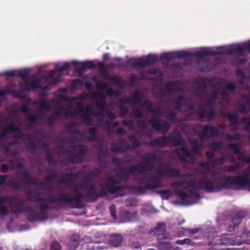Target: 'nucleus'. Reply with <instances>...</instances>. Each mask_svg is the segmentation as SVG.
I'll return each mask as SVG.
<instances>
[{"mask_svg": "<svg viewBox=\"0 0 250 250\" xmlns=\"http://www.w3.org/2000/svg\"><path fill=\"white\" fill-rule=\"evenodd\" d=\"M224 161V157L216 159L211 164V160L208 163L200 164L197 170L198 173L204 174L198 181L188 175L179 177L173 185V188L179 197L184 201L185 204L190 205L195 203L199 198L197 190L203 189L208 191L222 190L224 188L247 189L250 191V166L235 177L225 176L219 179L224 169L218 167Z\"/></svg>", "mask_w": 250, "mask_h": 250, "instance_id": "obj_1", "label": "nucleus"}, {"mask_svg": "<svg viewBox=\"0 0 250 250\" xmlns=\"http://www.w3.org/2000/svg\"><path fill=\"white\" fill-rule=\"evenodd\" d=\"M71 65L73 66L77 71H82L86 68H90L93 66L90 62H79L72 61L71 62L63 63H57L55 64L56 70H52L49 73L44 72L41 80H39L37 76L31 77L29 79H26V76L31 71L30 68H25L17 70L18 76H20L24 79V83L22 87L27 90H37L43 94L45 90L50 89L56 84L59 81L61 76V71L69 68Z\"/></svg>", "mask_w": 250, "mask_h": 250, "instance_id": "obj_2", "label": "nucleus"}, {"mask_svg": "<svg viewBox=\"0 0 250 250\" xmlns=\"http://www.w3.org/2000/svg\"><path fill=\"white\" fill-rule=\"evenodd\" d=\"M250 51V40L247 42L231 44L229 46L219 47L216 48L204 47L195 53L198 57H202L208 55L232 54L236 56L234 62L238 65H241L247 61V55Z\"/></svg>", "mask_w": 250, "mask_h": 250, "instance_id": "obj_3", "label": "nucleus"}, {"mask_svg": "<svg viewBox=\"0 0 250 250\" xmlns=\"http://www.w3.org/2000/svg\"><path fill=\"white\" fill-rule=\"evenodd\" d=\"M235 88L234 83L232 82H225L221 81L213 87V94L211 97V101L218 99L225 100L227 96Z\"/></svg>", "mask_w": 250, "mask_h": 250, "instance_id": "obj_4", "label": "nucleus"}, {"mask_svg": "<svg viewBox=\"0 0 250 250\" xmlns=\"http://www.w3.org/2000/svg\"><path fill=\"white\" fill-rule=\"evenodd\" d=\"M193 55L187 51H175L169 53H164L162 54L161 59L169 60L173 58H183L191 59Z\"/></svg>", "mask_w": 250, "mask_h": 250, "instance_id": "obj_5", "label": "nucleus"}, {"mask_svg": "<svg viewBox=\"0 0 250 250\" xmlns=\"http://www.w3.org/2000/svg\"><path fill=\"white\" fill-rule=\"evenodd\" d=\"M158 60L157 57L155 55L143 56L136 59L135 65L139 67H144L147 65L153 64Z\"/></svg>", "mask_w": 250, "mask_h": 250, "instance_id": "obj_6", "label": "nucleus"}, {"mask_svg": "<svg viewBox=\"0 0 250 250\" xmlns=\"http://www.w3.org/2000/svg\"><path fill=\"white\" fill-rule=\"evenodd\" d=\"M240 238L241 236H239L234 240L233 237L229 234H224L220 239L221 244L224 245H241L246 242V240L245 239L241 240Z\"/></svg>", "mask_w": 250, "mask_h": 250, "instance_id": "obj_7", "label": "nucleus"}, {"mask_svg": "<svg viewBox=\"0 0 250 250\" xmlns=\"http://www.w3.org/2000/svg\"><path fill=\"white\" fill-rule=\"evenodd\" d=\"M230 147V149L233 150L234 152L237 154V158L241 162L250 163V157L247 158L243 153L240 152L239 148L237 146L231 144Z\"/></svg>", "mask_w": 250, "mask_h": 250, "instance_id": "obj_8", "label": "nucleus"}, {"mask_svg": "<svg viewBox=\"0 0 250 250\" xmlns=\"http://www.w3.org/2000/svg\"><path fill=\"white\" fill-rule=\"evenodd\" d=\"M96 98L99 99L96 101V105L101 109H103L105 104V96L101 93H98L96 95Z\"/></svg>", "mask_w": 250, "mask_h": 250, "instance_id": "obj_9", "label": "nucleus"}, {"mask_svg": "<svg viewBox=\"0 0 250 250\" xmlns=\"http://www.w3.org/2000/svg\"><path fill=\"white\" fill-rule=\"evenodd\" d=\"M111 243L115 247L119 246L123 241L122 236L119 234H115L111 236Z\"/></svg>", "mask_w": 250, "mask_h": 250, "instance_id": "obj_10", "label": "nucleus"}, {"mask_svg": "<svg viewBox=\"0 0 250 250\" xmlns=\"http://www.w3.org/2000/svg\"><path fill=\"white\" fill-rule=\"evenodd\" d=\"M246 213L244 212H238L237 213L231 221L233 226H237L242 221V218L245 216Z\"/></svg>", "mask_w": 250, "mask_h": 250, "instance_id": "obj_11", "label": "nucleus"}, {"mask_svg": "<svg viewBox=\"0 0 250 250\" xmlns=\"http://www.w3.org/2000/svg\"><path fill=\"white\" fill-rule=\"evenodd\" d=\"M85 115H83V118L84 120L86 121L87 124H90L92 122V119L90 117L91 114V108L90 106H88L84 110Z\"/></svg>", "mask_w": 250, "mask_h": 250, "instance_id": "obj_12", "label": "nucleus"}, {"mask_svg": "<svg viewBox=\"0 0 250 250\" xmlns=\"http://www.w3.org/2000/svg\"><path fill=\"white\" fill-rule=\"evenodd\" d=\"M8 200L7 198H0V211L3 214L7 213V209L5 206V204H7Z\"/></svg>", "mask_w": 250, "mask_h": 250, "instance_id": "obj_13", "label": "nucleus"}, {"mask_svg": "<svg viewBox=\"0 0 250 250\" xmlns=\"http://www.w3.org/2000/svg\"><path fill=\"white\" fill-rule=\"evenodd\" d=\"M246 72H245V73ZM236 76L241 83H244L247 82L248 77L245 76L244 72L240 69H237L236 70Z\"/></svg>", "mask_w": 250, "mask_h": 250, "instance_id": "obj_14", "label": "nucleus"}, {"mask_svg": "<svg viewBox=\"0 0 250 250\" xmlns=\"http://www.w3.org/2000/svg\"><path fill=\"white\" fill-rule=\"evenodd\" d=\"M165 232V224L163 223H159L157 224L155 229V234L159 236V239H161V235Z\"/></svg>", "mask_w": 250, "mask_h": 250, "instance_id": "obj_15", "label": "nucleus"}, {"mask_svg": "<svg viewBox=\"0 0 250 250\" xmlns=\"http://www.w3.org/2000/svg\"><path fill=\"white\" fill-rule=\"evenodd\" d=\"M153 126L156 129L159 130L163 128L164 130L166 131L168 128L169 125L167 123H165L162 126V125L160 123L159 121H157L156 122L153 123Z\"/></svg>", "mask_w": 250, "mask_h": 250, "instance_id": "obj_16", "label": "nucleus"}, {"mask_svg": "<svg viewBox=\"0 0 250 250\" xmlns=\"http://www.w3.org/2000/svg\"><path fill=\"white\" fill-rule=\"evenodd\" d=\"M216 130V128L213 126H207L205 128V133L207 135H211L212 136L217 135Z\"/></svg>", "mask_w": 250, "mask_h": 250, "instance_id": "obj_17", "label": "nucleus"}, {"mask_svg": "<svg viewBox=\"0 0 250 250\" xmlns=\"http://www.w3.org/2000/svg\"><path fill=\"white\" fill-rule=\"evenodd\" d=\"M126 216L127 217V218L125 219L124 222L126 221H135L137 218V214L136 213H133L131 214L130 213L126 212Z\"/></svg>", "mask_w": 250, "mask_h": 250, "instance_id": "obj_18", "label": "nucleus"}, {"mask_svg": "<svg viewBox=\"0 0 250 250\" xmlns=\"http://www.w3.org/2000/svg\"><path fill=\"white\" fill-rule=\"evenodd\" d=\"M160 174L162 175V176H165L167 174L172 176H177L179 175V171L175 169L169 168L168 169L167 174H165L163 173V172H160Z\"/></svg>", "mask_w": 250, "mask_h": 250, "instance_id": "obj_19", "label": "nucleus"}, {"mask_svg": "<svg viewBox=\"0 0 250 250\" xmlns=\"http://www.w3.org/2000/svg\"><path fill=\"white\" fill-rule=\"evenodd\" d=\"M148 169L147 167H144L143 168H141L140 167H137L133 168L131 170V173H139L142 174L143 172Z\"/></svg>", "mask_w": 250, "mask_h": 250, "instance_id": "obj_20", "label": "nucleus"}, {"mask_svg": "<svg viewBox=\"0 0 250 250\" xmlns=\"http://www.w3.org/2000/svg\"><path fill=\"white\" fill-rule=\"evenodd\" d=\"M171 245L168 241L163 242L160 246V250H171Z\"/></svg>", "mask_w": 250, "mask_h": 250, "instance_id": "obj_21", "label": "nucleus"}, {"mask_svg": "<svg viewBox=\"0 0 250 250\" xmlns=\"http://www.w3.org/2000/svg\"><path fill=\"white\" fill-rule=\"evenodd\" d=\"M172 194V192L169 190H165L162 191V198L164 199H167L169 198L171 195Z\"/></svg>", "mask_w": 250, "mask_h": 250, "instance_id": "obj_22", "label": "nucleus"}, {"mask_svg": "<svg viewBox=\"0 0 250 250\" xmlns=\"http://www.w3.org/2000/svg\"><path fill=\"white\" fill-rule=\"evenodd\" d=\"M18 128L14 124L9 125L6 128V130L11 132L18 131Z\"/></svg>", "mask_w": 250, "mask_h": 250, "instance_id": "obj_23", "label": "nucleus"}, {"mask_svg": "<svg viewBox=\"0 0 250 250\" xmlns=\"http://www.w3.org/2000/svg\"><path fill=\"white\" fill-rule=\"evenodd\" d=\"M191 240L188 238H186L183 240H179L176 242V243L178 245H183L185 244H190Z\"/></svg>", "mask_w": 250, "mask_h": 250, "instance_id": "obj_24", "label": "nucleus"}, {"mask_svg": "<svg viewBox=\"0 0 250 250\" xmlns=\"http://www.w3.org/2000/svg\"><path fill=\"white\" fill-rule=\"evenodd\" d=\"M61 247L58 242H53L51 245L52 250H61Z\"/></svg>", "mask_w": 250, "mask_h": 250, "instance_id": "obj_25", "label": "nucleus"}, {"mask_svg": "<svg viewBox=\"0 0 250 250\" xmlns=\"http://www.w3.org/2000/svg\"><path fill=\"white\" fill-rule=\"evenodd\" d=\"M5 74L10 77L18 76L17 70H11L6 71Z\"/></svg>", "mask_w": 250, "mask_h": 250, "instance_id": "obj_26", "label": "nucleus"}, {"mask_svg": "<svg viewBox=\"0 0 250 250\" xmlns=\"http://www.w3.org/2000/svg\"><path fill=\"white\" fill-rule=\"evenodd\" d=\"M181 151L183 154L188 157H190L191 154L189 150L186 147H183L181 148Z\"/></svg>", "mask_w": 250, "mask_h": 250, "instance_id": "obj_27", "label": "nucleus"}, {"mask_svg": "<svg viewBox=\"0 0 250 250\" xmlns=\"http://www.w3.org/2000/svg\"><path fill=\"white\" fill-rule=\"evenodd\" d=\"M110 211L113 218L114 219L116 218L117 215L116 214L115 206L114 205H111L110 207Z\"/></svg>", "mask_w": 250, "mask_h": 250, "instance_id": "obj_28", "label": "nucleus"}, {"mask_svg": "<svg viewBox=\"0 0 250 250\" xmlns=\"http://www.w3.org/2000/svg\"><path fill=\"white\" fill-rule=\"evenodd\" d=\"M201 150V147L195 145L193 146L192 150V154H195L198 153Z\"/></svg>", "mask_w": 250, "mask_h": 250, "instance_id": "obj_29", "label": "nucleus"}, {"mask_svg": "<svg viewBox=\"0 0 250 250\" xmlns=\"http://www.w3.org/2000/svg\"><path fill=\"white\" fill-rule=\"evenodd\" d=\"M41 108L47 110L49 108L48 102L46 100L43 101L41 105Z\"/></svg>", "mask_w": 250, "mask_h": 250, "instance_id": "obj_30", "label": "nucleus"}, {"mask_svg": "<svg viewBox=\"0 0 250 250\" xmlns=\"http://www.w3.org/2000/svg\"><path fill=\"white\" fill-rule=\"evenodd\" d=\"M239 166L238 165H236L235 166H230L227 169L228 171H236L237 169L239 168Z\"/></svg>", "mask_w": 250, "mask_h": 250, "instance_id": "obj_31", "label": "nucleus"}, {"mask_svg": "<svg viewBox=\"0 0 250 250\" xmlns=\"http://www.w3.org/2000/svg\"><path fill=\"white\" fill-rule=\"evenodd\" d=\"M69 245L71 247V250H73L78 247V242L77 240H75L74 242H71L69 244Z\"/></svg>", "mask_w": 250, "mask_h": 250, "instance_id": "obj_32", "label": "nucleus"}, {"mask_svg": "<svg viewBox=\"0 0 250 250\" xmlns=\"http://www.w3.org/2000/svg\"><path fill=\"white\" fill-rule=\"evenodd\" d=\"M97 86L101 90H104L106 87V84L105 83H97Z\"/></svg>", "mask_w": 250, "mask_h": 250, "instance_id": "obj_33", "label": "nucleus"}, {"mask_svg": "<svg viewBox=\"0 0 250 250\" xmlns=\"http://www.w3.org/2000/svg\"><path fill=\"white\" fill-rule=\"evenodd\" d=\"M243 123L246 124L247 128H248L250 127V118H243Z\"/></svg>", "mask_w": 250, "mask_h": 250, "instance_id": "obj_34", "label": "nucleus"}, {"mask_svg": "<svg viewBox=\"0 0 250 250\" xmlns=\"http://www.w3.org/2000/svg\"><path fill=\"white\" fill-rule=\"evenodd\" d=\"M28 109V107L25 104L22 105L21 108V110L24 113H27Z\"/></svg>", "mask_w": 250, "mask_h": 250, "instance_id": "obj_35", "label": "nucleus"}, {"mask_svg": "<svg viewBox=\"0 0 250 250\" xmlns=\"http://www.w3.org/2000/svg\"><path fill=\"white\" fill-rule=\"evenodd\" d=\"M188 233L190 234H194L198 232V229H187Z\"/></svg>", "mask_w": 250, "mask_h": 250, "instance_id": "obj_36", "label": "nucleus"}, {"mask_svg": "<svg viewBox=\"0 0 250 250\" xmlns=\"http://www.w3.org/2000/svg\"><path fill=\"white\" fill-rule=\"evenodd\" d=\"M9 92H10V90H0V96H1V97L3 96Z\"/></svg>", "mask_w": 250, "mask_h": 250, "instance_id": "obj_37", "label": "nucleus"}, {"mask_svg": "<svg viewBox=\"0 0 250 250\" xmlns=\"http://www.w3.org/2000/svg\"><path fill=\"white\" fill-rule=\"evenodd\" d=\"M79 112H82L83 110V105L81 103H79L77 105Z\"/></svg>", "mask_w": 250, "mask_h": 250, "instance_id": "obj_38", "label": "nucleus"}, {"mask_svg": "<svg viewBox=\"0 0 250 250\" xmlns=\"http://www.w3.org/2000/svg\"><path fill=\"white\" fill-rule=\"evenodd\" d=\"M220 145L218 143H214L212 145L211 147L213 149H218L219 148Z\"/></svg>", "mask_w": 250, "mask_h": 250, "instance_id": "obj_39", "label": "nucleus"}, {"mask_svg": "<svg viewBox=\"0 0 250 250\" xmlns=\"http://www.w3.org/2000/svg\"><path fill=\"white\" fill-rule=\"evenodd\" d=\"M244 100L248 104H250V95L248 96H244Z\"/></svg>", "mask_w": 250, "mask_h": 250, "instance_id": "obj_40", "label": "nucleus"}, {"mask_svg": "<svg viewBox=\"0 0 250 250\" xmlns=\"http://www.w3.org/2000/svg\"><path fill=\"white\" fill-rule=\"evenodd\" d=\"M30 121L32 122H33V123H35L37 121V118H38V117H37L36 116H35L34 117H29Z\"/></svg>", "mask_w": 250, "mask_h": 250, "instance_id": "obj_41", "label": "nucleus"}, {"mask_svg": "<svg viewBox=\"0 0 250 250\" xmlns=\"http://www.w3.org/2000/svg\"><path fill=\"white\" fill-rule=\"evenodd\" d=\"M117 188V187L116 186H114V187H113V188L110 187V186L109 185H107V189L109 190V192H112L114 191V189L115 188Z\"/></svg>", "mask_w": 250, "mask_h": 250, "instance_id": "obj_42", "label": "nucleus"}, {"mask_svg": "<svg viewBox=\"0 0 250 250\" xmlns=\"http://www.w3.org/2000/svg\"><path fill=\"white\" fill-rule=\"evenodd\" d=\"M229 119L230 120H233L235 122H236L237 121V117L235 115H230L229 116Z\"/></svg>", "mask_w": 250, "mask_h": 250, "instance_id": "obj_43", "label": "nucleus"}, {"mask_svg": "<svg viewBox=\"0 0 250 250\" xmlns=\"http://www.w3.org/2000/svg\"><path fill=\"white\" fill-rule=\"evenodd\" d=\"M207 155L209 159H210L213 156V154L212 152H208L207 153Z\"/></svg>", "mask_w": 250, "mask_h": 250, "instance_id": "obj_44", "label": "nucleus"}, {"mask_svg": "<svg viewBox=\"0 0 250 250\" xmlns=\"http://www.w3.org/2000/svg\"><path fill=\"white\" fill-rule=\"evenodd\" d=\"M7 167L6 165H2V167H1V171L3 172H5L6 170H7Z\"/></svg>", "mask_w": 250, "mask_h": 250, "instance_id": "obj_45", "label": "nucleus"}, {"mask_svg": "<svg viewBox=\"0 0 250 250\" xmlns=\"http://www.w3.org/2000/svg\"><path fill=\"white\" fill-rule=\"evenodd\" d=\"M5 180V178L3 176H0V185L3 183Z\"/></svg>", "mask_w": 250, "mask_h": 250, "instance_id": "obj_46", "label": "nucleus"}, {"mask_svg": "<svg viewBox=\"0 0 250 250\" xmlns=\"http://www.w3.org/2000/svg\"><path fill=\"white\" fill-rule=\"evenodd\" d=\"M85 86L88 89H91L92 87V84L89 83H85Z\"/></svg>", "mask_w": 250, "mask_h": 250, "instance_id": "obj_47", "label": "nucleus"}, {"mask_svg": "<svg viewBox=\"0 0 250 250\" xmlns=\"http://www.w3.org/2000/svg\"><path fill=\"white\" fill-rule=\"evenodd\" d=\"M214 115V112L213 111H211L210 113V115L208 117L209 119H211L213 117V116Z\"/></svg>", "mask_w": 250, "mask_h": 250, "instance_id": "obj_48", "label": "nucleus"}, {"mask_svg": "<svg viewBox=\"0 0 250 250\" xmlns=\"http://www.w3.org/2000/svg\"><path fill=\"white\" fill-rule=\"evenodd\" d=\"M207 114V111L205 110L203 113L201 114V116L204 117Z\"/></svg>", "mask_w": 250, "mask_h": 250, "instance_id": "obj_49", "label": "nucleus"}, {"mask_svg": "<svg viewBox=\"0 0 250 250\" xmlns=\"http://www.w3.org/2000/svg\"><path fill=\"white\" fill-rule=\"evenodd\" d=\"M107 93L108 95H111L112 94V91H111V90H109L107 91Z\"/></svg>", "mask_w": 250, "mask_h": 250, "instance_id": "obj_50", "label": "nucleus"}, {"mask_svg": "<svg viewBox=\"0 0 250 250\" xmlns=\"http://www.w3.org/2000/svg\"><path fill=\"white\" fill-rule=\"evenodd\" d=\"M184 222H185V220L184 219H182L181 221V222L179 221V224H182L184 223Z\"/></svg>", "mask_w": 250, "mask_h": 250, "instance_id": "obj_51", "label": "nucleus"}, {"mask_svg": "<svg viewBox=\"0 0 250 250\" xmlns=\"http://www.w3.org/2000/svg\"><path fill=\"white\" fill-rule=\"evenodd\" d=\"M108 57V54H104V59H106V58H107Z\"/></svg>", "mask_w": 250, "mask_h": 250, "instance_id": "obj_52", "label": "nucleus"}, {"mask_svg": "<svg viewBox=\"0 0 250 250\" xmlns=\"http://www.w3.org/2000/svg\"><path fill=\"white\" fill-rule=\"evenodd\" d=\"M65 115L66 116H68V115H72V114L70 113H66L65 114Z\"/></svg>", "mask_w": 250, "mask_h": 250, "instance_id": "obj_53", "label": "nucleus"}, {"mask_svg": "<svg viewBox=\"0 0 250 250\" xmlns=\"http://www.w3.org/2000/svg\"><path fill=\"white\" fill-rule=\"evenodd\" d=\"M248 71H249V73L250 74V65H249V68L248 69Z\"/></svg>", "mask_w": 250, "mask_h": 250, "instance_id": "obj_54", "label": "nucleus"}, {"mask_svg": "<svg viewBox=\"0 0 250 250\" xmlns=\"http://www.w3.org/2000/svg\"><path fill=\"white\" fill-rule=\"evenodd\" d=\"M91 244H92L91 243V244H90V249H91V250H94V249H92V247H93V246L91 245Z\"/></svg>", "mask_w": 250, "mask_h": 250, "instance_id": "obj_55", "label": "nucleus"}, {"mask_svg": "<svg viewBox=\"0 0 250 250\" xmlns=\"http://www.w3.org/2000/svg\"><path fill=\"white\" fill-rule=\"evenodd\" d=\"M114 80H115L116 81H118V78H114Z\"/></svg>", "mask_w": 250, "mask_h": 250, "instance_id": "obj_56", "label": "nucleus"}, {"mask_svg": "<svg viewBox=\"0 0 250 250\" xmlns=\"http://www.w3.org/2000/svg\"><path fill=\"white\" fill-rule=\"evenodd\" d=\"M236 138V137H235V138H229V139H235Z\"/></svg>", "mask_w": 250, "mask_h": 250, "instance_id": "obj_57", "label": "nucleus"}, {"mask_svg": "<svg viewBox=\"0 0 250 250\" xmlns=\"http://www.w3.org/2000/svg\"><path fill=\"white\" fill-rule=\"evenodd\" d=\"M182 235H183V234H179V236H180H180H182Z\"/></svg>", "mask_w": 250, "mask_h": 250, "instance_id": "obj_58", "label": "nucleus"}, {"mask_svg": "<svg viewBox=\"0 0 250 250\" xmlns=\"http://www.w3.org/2000/svg\"><path fill=\"white\" fill-rule=\"evenodd\" d=\"M163 236L165 237V238L166 239H167V237H165V234H164V235H163Z\"/></svg>", "mask_w": 250, "mask_h": 250, "instance_id": "obj_59", "label": "nucleus"}, {"mask_svg": "<svg viewBox=\"0 0 250 250\" xmlns=\"http://www.w3.org/2000/svg\"><path fill=\"white\" fill-rule=\"evenodd\" d=\"M245 235H246V234H243L242 237H245Z\"/></svg>", "mask_w": 250, "mask_h": 250, "instance_id": "obj_60", "label": "nucleus"}, {"mask_svg": "<svg viewBox=\"0 0 250 250\" xmlns=\"http://www.w3.org/2000/svg\"><path fill=\"white\" fill-rule=\"evenodd\" d=\"M165 139L167 140L168 139V138H165ZM166 142H167V141Z\"/></svg>", "mask_w": 250, "mask_h": 250, "instance_id": "obj_61", "label": "nucleus"}, {"mask_svg": "<svg viewBox=\"0 0 250 250\" xmlns=\"http://www.w3.org/2000/svg\"><path fill=\"white\" fill-rule=\"evenodd\" d=\"M217 246L216 245H214V247H216Z\"/></svg>", "mask_w": 250, "mask_h": 250, "instance_id": "obj_62", "label": "nucleus"}, {"mask_svg": "<svg viewBox=\"0 0 250 250\" xmlns=\"http://www.w3.org/2000/svg\"><path fill=\"white\" fill-rule=\"evenodd\" d=\"M0 250H1V249H0Z\"/></svg>", "mask_w": 250, "mask_h": 250, "instance_id": "obj_63", "label": "nucleus"}, {"mask_svg": "<svg viewBox=\"0 0 250 250\" xmlns=\"http://www.w3.org/2000/svg\"><path fill=\"white\" fill-rule=\"evenodd\" d=\"M0 250H1V249H0Z\"/></svg>", "mask_w": 250, "mask_h": 250, "instance_id": "obj_64", "label": "nucleus"}]
</instances>
